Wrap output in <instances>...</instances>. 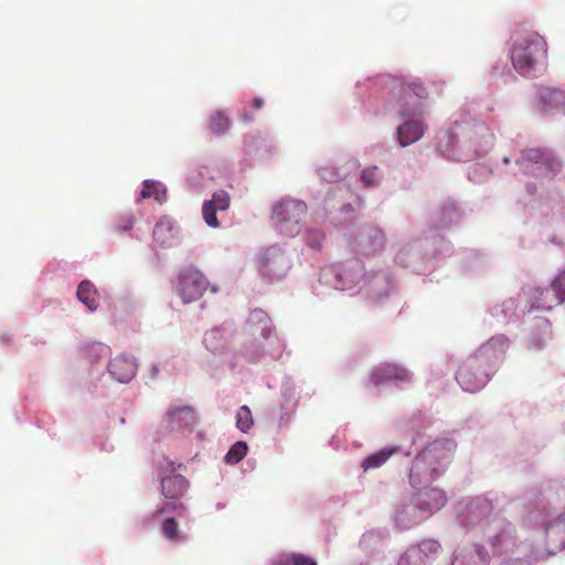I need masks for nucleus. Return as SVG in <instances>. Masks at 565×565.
I'll list each match as a JSON object with an SVG mask.
<instances>
[{
    "instance_id": "obj_10",
    "label": "nucleus",
    "mask_w": 565,
    "mask_h": 565,
    "mask_svg": "<svg viewBox=\"0 0 565 565\" xmlns=\"http://www.w3.org/2000/svg\"><path fill=\"white\" fill-rule=\"evenodd\" d=\"M135 362L125 355L114 358L108 364V372L120 383H128L136 374Z\"/></svg>"
},
{
    "instance_id": "obj_14",
    "label": "nucleus",
    "mask_w": 565,
    "mask_h": 565,
    "mask_svg": "<svg viewBox=\"0 0 565 565\" xmlns=\"http://www.w3.org/2000/svg\"><path fill=\"white\" fill-rule=\"evenodd\" d=\"M426 126L420 120H406L398 127V142L402 147L418 141L425 134Z\"/></svg>"
},
{
    "instance_id": "obj_28",
    "label": "nucleus",
    "mask_w": 565,
    "mask_h": 565,
    "mask_svg": "<svg viewBox=\"0 0 565 565\" xmlns=\"http://www.w3.org/2000/svg\"><path fill=\"white\" fill-rule=\"evenodd\" d=\"M394 452V449L391 450H381L376 454L369 456L363 462L362 467L364 470H369L372 468H377L382 466Z\"/></svg>"
},
{
    "instance_id": "obj_39",
    "label": "nucleus",
    "mask_w": 565,
    "mask_h": 565,
    "mask_svg": "<svg viewBox=\"0 0 565 565\" xmlns=\"http://www.w3.org/2000/svg\"><path fill=\"white\" fill-rule=\"evenodd\" d=\"M399 113L403 117H405V116L416 115L418 111H417V107H414L413 109H408L403 106L402 109L399 110Z\"/></svg>"
},
{
    "instance_id": "obj_5",
    "label": "nucleus",
    "mask_w": 565,
    "mask_h": 565,
    "mask_svg": "<svg viewBox=\"0 0 565 565\" xmlns=\"http://www.w3.org/2000/svg\"><path fill=\"white\" fill-rule=\"evenodd\" d=\"M207 280L204 275L194 269L185 268L179 275L177 292L184 303L199 299L207 288Z\"/></svg>"
},
{
    "instance_id": "obj_9",
    "label": "nucleus",
    "mask_w": 565,
    "mask_h": 565,
    "mask_svg": "<svg viewBox=\"0 0 565 565\" xmlns=\"http://www.w3.org/2000/svg\"><path fill=\"white\" fill-rule=\"evenodd\" d=\"M231 199L225 191H217L213 194L210 201L204 202L202 214L205 223L210 227H217L220 225L216 212L226 211L230 207Z\"/></svg>"
},
{
    "instance_id": "obj_17",
    "label": "nucleus",
    "mask_w": 565,
    "mask_h": 565,
    "mask_svg": "<svg viewBox=\"0 0 565 565\" xmlns=\"http://www.w3.org/2000/svg\"><path fill=\"white\" fill-rule=\"evenodd\" d=\"M154 241L163 247H169L177 241V233L168 220H160L153 228Z\"/></svg>"
},
{
    "instance_id": "obj_35",
    "label": "nucleus",
    "mask_w": 565,
    "mask_h": 565,
    "mask_svg": "<svg viewBox=\"0 0 565 565\" xmlns=\"http://www.w3.org/2000/svg\"><path fill=\"white\" fill-rule=\"evenodd\" d=\"M135 224V217L131 214L124 215L116 224L118 232H127L132 228Z\"/></svg>"
},
{
    "instance_id": "obj_30",
    "label": "nucleus",
    "mask_w": 565,
    "mask_h": 565,
    "mask_svg": "<svg viewBox=\"0 0 565 565\" xmlns=\"http://www.w3.org/2000/svg\"><path fill=\"white\" fill-rule=\"evenodd\" d=\"M161 532L170 542H178L180 540L179 524L173 518H167L163 521Z\"/></svg>"
},
{
    "instance_id": "obj_20",
    "label": "nucleus",
    "mask_w": 565,
    "mask_h": 565,
    "mask_svg": "<svg viewBox=\"0 0 565 565\" xmlns=\"http://www.w3.org/2000/svg\"><path fill=\"white\" fill-rule=\"evenodd\" d=\"M447 498L445 492L440 489H429L424 493V499L420 502V505L429 511L439 510L445 505Z\"/></svg>"
},
{
    "instance_id": "obj_33",
    "label": "nucleus",
    "mask_w": 565,
    "mask_h": 565,
    "mask_svg": "<svg viewBox=\"0 0 565 565\" xmlns=\"http://www.w3.org/2000/svg\"><path fill=\"white\" fill-rule=\"evenodd\" d=\"M552 287L559 302H565V270L553 280Z\"/></svg>"
},
{
    "instance_id": "obj_22",
    "label": "nucleus",
    "mask_w": 565,
    "mask_h": 565,
    "mask_svg": "<svg viewBox=\"0 0 565 565\" xmlns=\"http://www.w3.org/2000/svg\"><path fill=\"white\" fill-rule=\"evenodd\" d=\"M204 344L212 353H222L225 338L218 329H212L204 334Z\"/></svg>"
},
{
    "instance_id": "obj_34",
    "label": "nucleus",
    "mask_w": 565,
    "mask_h": 565,
    "mask_svg": "<svg viewBox=\"0 0 565 565\" xmlns=\"http://www.w3.org/2000/svg\"><path fill=\"white\" fill-rule=\"evenodd\" d=\"M324 235L319 230H308L306 234L307 243L310 247L318 249L321 247Z\"/></svg>"
},
{
    "instance_id": "obj_12",
    "label": "nucleus",
    "mask_w": 565,
    "mask_h": 565,
    "mask_svg": "<svg viewBox=\"0 0 565 565\" xmlns=\"http://www.w3.org/2000/svg\"><path fill=\"white\" fill-rule=\"evenodd\" d=\"M488 553L484 547L473 545L456 552L451 565H488Z\"/></svg>"
},
{
    "instance_id": "obj_25",
    "label": "nucleus",
    "mask_w": 565,
    "mask_h": 565,
    "mask_svg": "<svg viewBox=\"0 0 565 565\" xmlns=\"http://www.w3.org/2000/svg\"><path fill=\"white\" fill-rule=\"evenodd\" d=\"M83 353L90 362H96L103 356H108L109 348L100 342H95L87 344L83 349Z\"/></svg>"
},
{
    "instance_id": "obj_40",
    "label": "nucleus",
    "mask_w": 565,
    "mask_h": 565,
    "mask_svg": "<svg viewBox=\"0 0 565 565\" xmlns=\"http://www.w3.org/2000/svg\"><path fill=\"white\" fill-rule=\"evenodd\" d=\"M252 105L255 109H260L264 106V100L260 97H255L252 102Z\"/></svg>"
},
{
    "instance_id": "obj_27",
    "label": "nucleus",
    "mask_w": 565,
    "mask_h": 565,
    "mask_svg": "<svg viewBox=\"0 0 565 565\" xmlns=\"http://www.w3.org/2000/svg\"><path fill=\"white\" fill-rule=\"evenodd\" d=\"M230 128V119L223 113L217 111L211 117L210 130L213 135H223Z\"/></svg>"
},
{
    "instance_id": "obj_3",
    "label": "nucleus",
    "mask_w": 565,
    "mask_h": 565,
    "mask_svg": "<svg viewBox=\"0 0 565 565\" xmlns=\"http://www.w3.org/2000/svg\"><path fill=\"white\" fill-rule=\"evenodd\" d=\"M307 210L303 201L284 198L275 204L273 218L281 234L294 237L300 233Z\"/></svg>"
},
{
    "instance_id": "obj_18",
    "label": "nucleus",
    "mask_w": 565,
    "mask_h": 565,
    "mask_svg": "<svg viewBox=\"0 0 565 565\" xmlns=\"http://www.w3.org/2000/svg\"><path fill=\"white\" fill-rule=\"evenodd\" d=\"M490 544L494 553L501 554L509 551L515 544V537L511 526L502 529L499 533L490 539Z\"/></svg>"
},
{
    "instance_id": "obj_6",
    "label": "nucleus",
    "mask_w": 565,
    "mask_h": 565,
    "mask_svg": "<svg viewBox=\"0 0 565 565\" xmlns=\"http://www.w3.org/2000/svg\"><path fill=\"white\" fill-rule=\"evenodd\" d=\"M290 268L288 257L277 247H269L262 256L259 270L270 279L284 278Z\"/></svg>"
},
{
    "instance_id": "obj_41",
    "label": "nucleus",
    "mask_w": 565,
    "mask_h": 565,
    "mask_svg": "<svg viewBox=\"0 0 565 565\" xmlns=\"http://www.w3.org/2000/svg\"><path fill=\"white\" fill-rule=\"evenodd\" d=\"M501 565H529V564L522 559H513V561L504 562Z\"/></svg>"
},
{
    "instance_id": "obj_13",
    "label": "nucleus",
    "mask_w": 565,
    "mask_h": 565,
    "mask_svg": "<svg viewBox=\"0 0 565 565\" xmlns=\"http://www.w3.org/2000/svg\"><path fill=\"white\" fill-rule=\"evenodd\" d=\"M167 420L170 429H183L193 426L196 422V416L192 407H174L168 411Z\"/></svg>"
},
{
    "instance_id": "obj_21",
    "label": "nucleus",
    "mask_w": 565,
    "mask_h": 565,
    "mask_svg": "<svg viewBox=\"0 0 565 565\" xmlns=\"http://www.w3.org/2000/svg\"><path fill=\"white\" fill-rule=\"evenodd\" d=\"M561 305L559 300L557 299L555 292L553 291V287L537 290V295L535 298L534 306L537 309L542 310H550L553 307Z\"/></svg>"
},
{
    "instance_id": "obj_11",
    "label": "nucleus",
    "mask_w": 565,
    "mask_h": 565,
    "mask_svg": "<svg viewBox=\"0 0 565 565\" xmlns=\"http://www.w3.org/2000/svg\"><path fill=\"white\" fill-rule=\"evenodd\" d=\"M537 108L542 114H546L550 109L565 108V90L552 87L541 88Z\"/></svg>"
},
{
    "instance_id": "obj_31",
    "label": "nucleus",
    "mask_w": 565,
    "mask_h": 565,
    "mask_svg": "<svg viewBox=\"0 0 565 565\" xmlns=\"http://www.w3.org/2000/svg\"><path fill=\"white\" fill-rule=\"evenodd\" d=\"M160 192L161 186L159 183L147 180L143 182V189L140 193V196L142 199L154 198L157 201H160ZM162 193H164V191H162Z\"/></svg>"
},
{
    "instance_id": "obj_26",
    "label": "nucleus",
    "mask_w": 565,
    "mask_h": 565,
    "mask_svg": "<svg viewBox=\"0 0 565 565\" xmlns=\"http://www.w3.org/2000/svg\"><path fill=\"white\" fill-rule=\"evenodd\" d=\"M253 425L254 419L252 416L250 408L247 405L241 406L236 413V427L241 431L247 433Z\"/></svg>"
},
{
    "instance_id": "obj_36",
    "label": "nucleus",
    "mask_w": 565,
    "mask_h": 565,
    "mask_svg": "<svg viewBox=\"0 0 565 565\" xmlns=\"http://www.w3.org/2000/svg\"><path fill=\"white\" fill-rule=\"evenodd\" d=\"M431 457V450H425L419 456L416 457L414 468L412 469L411 477H413L414 472H418L422 469V465L425 463Z\"/></svg>"
},
{
    "instance_id": "obj_42",
    "label": "nucleus",
    "mask_w": 565,
    "mask_h": 565,
    "mask_svg": "<svg viewBox=\"0 0 565 565\" xmlns=\"http://www.w3.org/2000/svg\"><path fill=\"white\" fill-rule=\"evenodd\" d=\"M152 372H153V377L159 373V369L157 366H153L152 367Z\"/></svg>"
},
{
    "instance_id": "obj_4",
    "label": "nucleus",
    "mask_w": 565,
    "mask_h": 565,
    "mask_svg": "<svg viewBox=\"0 0 565 565\" xmlns=\"http://www.w3.org/2000/svg\"><path fill=\"white\" fill-rule=\"evenodd\" d=\"M516 164L525 174L543 170L546 174H551L561 169V162L551 151L539 148L524 149L516 160Z\"/></svg>"
},
{
    "instance_id": "obj_38",
    "label": "nucleus",
    "mask_w": 565,
    "mask_h": 565,
    "mask_svg": "<svg viewBox=\"0 0 565 565\" xmlns=\"http://www.w3.org/2000/svg\"><path fill=\"white\" fill-rule=\"evenodd\" d=\"M550 339V334L546 332L545 335H543L542 338L537 339V340H533L532 341V348L534 349H542L546 343H547V340Z\"/></svg>"
},
{
    "instance_id": "obj_8",
    "label": "nucleus",
    "mask_w": 565,
    "mask_h": 565,
    "mask_svg": "<svg viewBox=\"0 0 565 565\" xmlns=\"http://www.w3.org/2000/svg\"><path fill=\"white\" fill-rule=\"evenodd\" d=\"M409 380L411 374L407 370L390 363L380 364L371 374V382L376 386L390 381L406 382Z\"/></svg>"
},
{
    "instance_id": "obj_24",
    "label": "nucleus",
    "mask_w": 565,
    "mask_h": 565,
    "mask_svg": "<svg viewBox=\"0 0 565 565\" xmlns=\"http://www.w3.org/2000/svg\"><path fill=\"white\" fill-rule=\"evenodd\" d=\"M275 565H317L316 561L300 553H288L279 555Z\"/></svg>"
},
{
    "instance_id": "obj_19",
    "label": "nucleus",
    "mask_w": 565,
    "mask_h": 565,
    "mask_svg": "<svg viewBox=\"0 0 565 565\" xmlns=\"http://www.w3.org/2000/svg\"><path fill=\"white\" fill-rule=\"evenodd\" d=\"M77 298L90 311H95L98 307L97 291L94 285L88 280H83L77 287Z\"/></svg>"
},
{
    "instance_id": "obj_15",
    "label": "nucleus",
    "mask_w": 565,
    "mask_h": 565,
    "mask_svg": "<svg viewBox=\"0 0 565 565\" xmlns=\"http://www.w3.org/2000/svg\"><path fill=\"white\" fill-rule=\"evenodd\" d=\"M188 489V480L181 475H172L161 479V493L170 500L180 499Z\"/></svg>"
},
{
    "instance_id": "obj_7",
    "label": "nucleus",
    "mask_w": 565,
    "mask_h": 565,
    "mask_svg": "<svg viewBox=\"0 0 565 565\" xmlns=\"http://www.w3.org/2000/svg\"><path fill=\"white\" fill-rule=\"evenodd\" d=\"M439 551L440 544L437 541L424 540L417 547L407 550L399 558L398 565H426V559Z\"/></svg>"
},
{
    "instance_id": "obj_2",
    "label": "nucleus",
    "mask_w": 565,
    "mask_h": 565,
    "mask_svg": "<svg viewBox=\"0 0 565 565\" xmlns=\"http://www.w3.org/2000/svg\"><path fill=\"white\" fill-rule=\"evenodd\" d=\"M511 60L514 68L523 75L545 65L547 61L545 39L533 31L516 34L511 49Z\"/></svg>"
},
{
    "instance_id": "obj_16",
    "label": "nucleus",
    "mask_w": 565,
    "mask_h": 565,
    "mask_svg": "<svg viewBox=\"0 0 565 565\" xmlns=\"http://www.w3.org/2000/svg\"><path fill=\"white\" fill-rule=\"evenodd\" d=\"M546 544L551 553L565 548V520L556 521L546 527Z\"/></svg>"
},
{
    "instance_id": "obj_32",
    "label": "nucleus",
    "mask_w": 565,
    "mask_h": 565,
    "mask_svg": "<svg viewBox=\"0 0 565 565\" xmlns=\"http://www.w3.org/2000/svg\"><path fill=\"white\" fill-rule=\"evenodd\" d=\"M185 511V507L181 502H177L173 500L172 502L167 503L163 507L157 508L153 512V518H158L161 514L169 512H177L178 515L182 516Z\"/></svg>"
},
{
    "instance_id": "obj_1",
    "label": "nucleus",
    "mask_w": 565,
    "mask_h": 565,
    "mask_svg": "<svg viewBox=\"0 0 565 565\" xmlns=\"http://www.w3.org/2000/svg\"><path fill=\"white\" fill-rule=\"evenodd\" d=\"M509 347L504 335L492 337L470 355L459 367L456 380L467 392L482 388L489 379V371L500 361Z\"/></svg>"
},
{
    "instance_id": "obj_23",
    "label": "nucleus",
    "mask_w": 565,
    "mask_h": 565,
    "mask_svg": "<svg viewBox=\"0 0 565 565\" xmlns=\"http://www.w3.org/2000/svg\"><path fill=\"white\" fill-rule=\"evenodd\" d=\"M394 89L398 90L402 100H406L411 96V94L415 95L420 99L428 97L427 88L419 82H412L407 86L401 84L395 86Z\"/></svg>"
},
{
    "instance_id": "obj_37",
    "label": "nucleus",
    "mask_w": 565,
    "mask_h": 565,
    "mask_svg": "<svg viewBox=\"0 0 565 565\" xmlns=\"http://www.w3.org/2000/svg\"><path fill=\"white\" fill-rule=\"evenodd\" d=\"M376 168L365 169L362 171L361 180L366 186L375 184Z\"/></svg>"
},
{
    "instance_id": "obj_29",
    "label": "nucleus",
    "mask_w": 565,
    "mask_h": 565,
    "mask_svg": "<svg viewBox=\"0 0 565 565\" xmlns=\"http://www.w3.org/2000/svg\"><path fill=\"white\" fill-rule=\"evenodd\" d=\"M247 454V445L244 441L234 444L225 455V461L230 465L239 462Z\"/></svg>"
}]
</instances>
